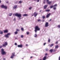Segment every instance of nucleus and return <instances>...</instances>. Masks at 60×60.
Returning <instances> with one entry per match:
<instances>
[{
    "label": "nucleus",
    "mask_w": 60,
    "mask_h": 60,
    "mask_svg": "<svg viewBox=\"0 0 60 60\" xmlns=\"http://www.w3.org/2000/svg\"><path fill=\"white\" fill-rule=\"evenodd\" d=\"M40 28L38 26H36L35 27L34 31L35 33H36L37 31H40Z\"/></svg>",
    "instance_id": "nucleus-1"
},
{
    "label": "nucleus",
    "mask_w": 60,
    "mask_h": 60,
    "mask_svg": "<svg viewBox=\"0 0 60 60\" xmlns=\"http://www.w3.org/2000/svg\"><path fill=\"white\" fill-rule=\"evenodd\" d=\"M4 49H1V53L3 55H5L6 54V52L4 51Z\"/></svg>",
    "instance_id": "nucleus-2"
},
{
    "label": "nucleus",
    "mask_w": 60,
    "mask_h": 60,
    "mask_svg": "<svg viewBox=\"0 0 60 60\" xmlns=\"http://www.w3.org/2000/svg\"><path fill=\"white\" fill-rule=\"evenodd\" d=\"M15 15L16 16H17L18 17H21L22 15L21 14H19L18 13H16L15 14Z\"/></svg>",
    "instance_id": "nucleus-3"
},
{
    "label": "nucleus",
    "mask_w": 60,
    "mask_h": 60,
    "mask_svg": "<svg viewBox=\"0 0 60 60\" xmlns=\"http://www.w3.org/2000/svg\"><path fill=\"white\" fill-rule=\"evenodd\" d=\"M11 34L9 33L7 34V35H5V37L6 38H9V36Z\"/></svg>",
    "instance_id": "nucleus-4"
},
{
    "label": "nucleus",
    "mask_w": 60,
    "mask_h": 60,
    "mask_svg": "<svg viewBox=\"0 0 60 60\" xmlns=\"http://www.w3.org/2000/svg\"><path fill=\"white\" fill-rule=\"evenodd\" d=\"M8 45V43L7 42H4V44L3 45V47H6Z\"/></svg>",
    "instance_id": "nucleus-5"
},
{
    "label": "nucleus",
    "mask_w": 60,
    "mask_h": 60,
    "mask_svg": "<svg viewBox=\"0 0 60 60\" xmlns=\"http://www.w3.org/2000/svg\"><path fill=\"white\" fill-rule=\"evenodd\" d=\"M12 55L10 57L11 58H13V57H14V56H15V52H14L12 53Z\"/></svg>",
    "instance_id": "nucleus-6"
},
{
    "label": "nucleus",
    "mask_w": 60,
    "mask_h": 60,
    "mask_svg": "<svg viewBox=\"0 0 60 60\" xmlns=\"http://www.w3.org/2000/svg\"><path fill=\"white\" fill-rule=\"evenodd\" d=\"M49 26V23H45V27H48Z\"/></svg>",
    "instance_id": "nucleus-7"
},
{
    "label": "nucleus",
    "mask_w": 60,
    "mask_h": 60,
    "mask_svg": "<svg viewBox=\"0 0 60 60\" xmlns=\"http://www.w3.org/2000/svg\"><path fill=\"white\" fill-rule=\"evenodd\" d=\"M17 47L18 48H22L23 47V45L22 44H21L20 45H18Z\"/></svg>",
    "instance_id": "nucleus-8"
},
{
    "label": "nucleus",
    "mask_w": 60,
    "mask_h": 60,
    "mask_svg": "<svg viewBox=\"0 0 60 60\" xmlns=\"http://www.w3.org/2000/svg\"><path fill=\"white\" fill-rule=\"evenodd\" d=\"M8 32V30H4V33H7Z\"/></svg>",
    "instance_id": "nucleus-9"
},
{
    "label": "nucleus",
    "mask_w": 60,
    "mask_h": 60,
    "mask_svg": "<svg viewBox=\"0 0 60 60\" xmlns=\"http://www.w3.org/2000/svg\"><path fill=\"white\" fill-rule=\"evenodd\" d=\"M51 14L50 13H49V14H48L46 16V17L47 18H49V17L50 16V14Z\"/></svg>",
    "instance_id": "nucleus-10"
},
{
    "label": "nucleus",
    "mask_w": 60,
    "mask_h": 60,
    "mask_svg": "<svg viewBox=\"0 0 60 60\" xmlns=\"http://www.w3.org/2000/svg\"><path fill=\"white\" fill-rule=\"evenodd\" d=\"M38 14L37 13H36V12H34V17H36Z\"/></svg>",
    "instance_id": "nucleus-11"
},
{
    "label": "nucleus",
    "mask_w": 60,
    "mask_h": 60,
    "mask_svg": "<svg viewBox=\"0 0 60 60\" xmlns=\"http://www.w3.org/2000/svg\"><path fill=\"white\" fill-rule=\"evenodd\" d=\"M17 7V5H15L14 6V7H13V8L14 9H16Z\"/></svg>",
    "instance_id": "nucleus-12"
},
{
    "label": "nucleus",
    "mask_w": 60,
    "mask_h": 60,
    "mask_svg": "<svg viewBox=\"0 0 60 60\" xmlns=\"http://www.w3.org/2000/svg\"><path fill=\"white\" fill-rule=\"evenodd\" d=\"M46 56H45L43 59V60H45L46 59Z\"/></svg>",
    "instance_id": "nucleus-13"
},
{
    "label": "nucleus",
    "mask_w": 60,
    "mask_h": 60,
    "mask_svg": "<svg viewBox=\"0 0 60 60\" xmlns=\"http://www.w3.org/2000/svg\"><path fill=\"white\" fill-rule=\"evenodd\" d=\"M53 51V49H52L50 50L49 51L51 53H52Z\"/></svg>",
    "instance_id": "nucleus-14"
},
{
    "label": "nucleus",
    "mask_w": 60,
    "mask_h": 60,
    "mask_svg": "<svg viewBox=\"0 0 60 60\" xmlns=\"http://www.w3.org/2000/svg\"><path fill=\"white\" fill-rule=\"evenodd\" d=\"M22 16H28V15H27V14H24L22 15Z\"/></svg>",
    "instance_id": "nucleus-15"
},
{
    "label": "nucleus",
    "mask_w": 60,
    "mask_h": 60,
    "mask_svg": "<svg viewBox=\"0 0 60 60\" xmlns=\"http://www.w3.org/2000/svg\"><path fill=\"white\" fill-rule=\"evenodd\" d=\"M59 46L58 45H56L55 47V49H58V48Z\"/></svg>",
    "instance_id": "nucleus-16"
},
{
    "label": "nucleus",
    "mask_w": 60,
    "mask_h": 60,
    "mask_svg": "<svg viewBox=\"0 0 60 60\" xmlns=\"http://www.w3.org/2000/svg\"><path fill=\"white\" fill-rule=\"evenodd\" d=\"M4 8L6 10V9H7V6H4Z\"/></svg>",
    "instance_id": "nucleus-17"
},
{
    "label": "nucleus",
    "mask_w": 60,
    "mask_h": 60,
    "mask_svg": "<svg viewBox=\"0 0 60 60\" xmlns=\"http://www.w3.org/2000/svg\"><path fill=\"white\" fill-rule=\"evenodd\" d=\"M51 3H52V2L51 1H50L48 2V3H47V4H51Z\"/></svg>",
    "instance_id": "nucleus-18"
},
{
    "label": "nucleus",
    "mask_w": 60,
    "mask_h": 60,
    "mask_svg": "<svg viewBox=\"0 0 60 60\" xmlns=\"http://www.w3.org/2000/svg\"><path fill=\"white\" fill-rule=\"evenodd\" d=\"M3 34V31L0 30V34Z\"/></svg>",
    "instance_id": "nucleus-19"
},
{
    "label": "nucleus",
    "mask_w": 60,
    "mask_h": 60,
    "mask_svg": "<svg viewBox=\"0 0 60 60\" xmlns=\"http://www.w3.org/2000/svg\"><path fill=\"white\" fill-rule=\"evenodd\" d=\"M47 5H45V6L44 7V9H46V8H47Z\"/></svg>",
    "instance_id": "nucleus-20"
},
{
    "label": "nucleus",
    "mask_w": 60,
    "mask_h": 60,
    "mask_svg": "<svg viewBox=\"0 0 60 60\" xmlns=\"http://www.w3.org/2000/svg\"><path fill=\"white\" fill-rule=\"evenodd\" d=\"M50 11V10L49 9L45 11H47V12H49Z\"/></svg>",
    "instance_id": "nucleus-21"
},
{
    "label": "nucleus",
    "mask_w": 60,
    "mask_h": 60,
    "mask_svg": "<svg viewBox=\"0 0 60 60\" xmlns=\"http://www.w3.org/2000/svg\"><path fill=\"white\" fill-rule=\"evenodd\" d=\"M4 6H4V5H2L1 6V8H4Z\"/></svg>",
    "instance_id": "nucleus-22"
},
{
    "label": "nucleus",
    "mask_w": 60,
    "mask_h": 60,
    "mask_svg": "<svg viewBox=\"0 0 60 60\" xmlns=\"http://www.w3.org/2000/svg\"><path fill=\"white\" fill-rule=\"evenodd\" d=\"M15 34H18V32H17V31H15V32L14 33Z\"/></svg>",
    "instance_id": "nucleus-23"
},
{
    "label": "nucleus",
    "mask_w": 60,
    "mask_h": 60,
    "mask_svg": "<svg viewBox=\"0 0 60 60\" xmlns=\"http://www.w3.org/2000/svg\"><path fill=\"white\" fill-rule=\"evenodd\" d=\"M12 15V14H11V13H10L9 14V16H11Z\"/></svg>",
    "instance_id": "nucleus-24"
},
{
    "label": "nucleus",
    "mask_w": 60,
    "mask_h": 60,
    "mask_svg": "<svg viewBox=\"0 0 60 60\" xmlns=\"http://www.w3.org/2000/svg\"><path fill=\"white\" fill-rule=\"evenodd\" d=\"M53 45H54V44H52L50 46L51 47H52V46H53Z\"/></svg>",
    "instance_id": "nucleus-25"
},
{
    "label": "nucleus",
    "mask_w": 60,
    "mask_h": 60,
    "mask_svg": "<svg viewBox=\"0 0 60 60\" xmlns=\"http://www.w3.org/2000/svg\"><path fill=\"white\" fill-rule=\"evenodd\" d=\"M42 19H45V16H42Z\"/></svg>",
    "instance_id": "nucleus-26"
},
{
    "label": "nucleus",
    "mask_w": 60,
    "mask_h": 60,
    "mask_svg": "<svg viewBox=\"0 0 60 60\" xmlns=\"http://www.w3.org/2000/svg\"><path fill=\"white\" fill-rule=\"evenodd\" d=\"M21 38H23V37H24V36H23V35H21Z\"/></svg>",
    "instance_id": "nucleus-27"
},
{
    "label": "nucleus",
    "mask_w": 60,
    "mask_h": 60,
    "mask_svg": "<svg viewBox=\"0 0 60 60\" xmlns=\"http://www.w3.org/2000/svg\"><path fill=\"white\" fill-rule=\"evenodd\" d=\"M16 31H20V30L18 29H16Z\"/></svg>",
    "instance_id": "nucleus-28"
},
{
    "label": "nucleus",
    "mask_w": 60,
    "mask_h": 60,
    "mask_svg": "<svg viewBox=\"0 0 60 60\" xmlns=\"http://www.w3.org/2000/svg\"><path fill=\"white\" fill-rule=\"evenodd\" d=\"M50 41V39H49L48 40V42L49 43Z\"/></svg>",
    "instance_id": "nucleus-29"
},
{
    "label": "nucleus",
    "mask_w": 60,
    "mask_h": 60,
    "mask_svg": "<svg viewBox=\"0 0 60 60\" xmlns=\"http://www.w3.org/2000/svg\"><path fill=\"white\" fill-rule=\"evenodd\" d=\"M37 37V34H35L34 37Z\"/></svg>",
    "instance_id": "nucleus-30"
},
{
    "label": "nucleus",
    "mask_w": 60,
    "mask_h": 60,
    "mask_svg": "<svg viewBox=\"0 0 60 60\" xmlns=\"http://www.w3.org/2000/svg\"><path fill=\"white\" fill-rule=\"evenodd\" d=\"M21 30H22V31H24V29H23V28H21Z\"/></svg>",
    "instance_id": "nucleus-31"
},
{
    "label": "nucleus",
    "mask_w": 60,
    "mask_h": 60,
    "mask_svg": "<svg viewBox=\"0 0 60 60\" xmlns=\"http://www.w3.org/2000/svg\"><path fill=\"white\" fill-rule=\"evenodd\" d=\"M49 2V0H47L46 1V2L48 4Z\"/></svg>",
    "instance_id": "nucleus-32"
},
{
    "label": "nucleus",
    "mask_w": 60,
    "mask_h": 60,
    "mask_svg": "<svg viewBox=\"0 0 60 60\" xmlns=\"http://www.w3.org/2000/svg\"><path fill=\"white\" fill-rule=\"evenodd\" d=\"M53 7H54V6H52L50 7V8H52Z\"/></svg>",
    "instance_id": "nucleus-33"
},
{
    "label": "nucleus",
    "mask_w": 60,
    "mask_h": 60,
    "mask_svg": "<svg viewBox=\"0 0 60 60\" xmlns=\"http://www.w3.org/2000/svg\"><path fill=\"white\" fill-rule=\"evenodd\" d=\"M53 9L54 10H56V7L54 8H53Z\"/></svg>",
    "instance_id": "nucleus-34"
},
{
    "label": "nucleus",
    "mask_w": 60,
    "mask_h": 60,
    "mask_svg": "<svg viewBox=\"0 0 60 60\" xmlns=\"http://www.w3.org/2000/svg\"><path fill=\"white\" fill-rule=\"evenodd\" d=\"M57 5V4H55L54 5V6H53V7H56V6Z\"/></svg>",
    "instance_id": "nucleus-35"
},
{
    "label": "nucleus",
    "mask_w": 60,
    "mask_h": 60,
    "mask_svg": "<svg viewBox=\"0 0 60 60\" xmlns=\"http://www.w3.org/2000/svg\"><path fill=\"white\" fill-rule=\"evenodd\" d=\"M27 34V35H28V34H29V32H27L26 33Z\"/></svg>",
    "instance_id": "nucleus-36"
},
{
    "label": "nucleus",
    "mask_w": 60,
    "mask_h": 60,
    "mask_svg": "<svg viewBox=\"0 0 60 60\" xmlns=\"http://www.w3.org/2000/svg\"><path fill=\"white\" fill-rule=\"evenodd\" d=\"M57 27H58V28H60V25H58V26H57Z\"/></svg>",
    "instance_id": "nucleus-37"
},
{
    "label": "nucleus",
    "mask_w": 60,
    "mask_h": 60,
    "mask_svg": "<svg viewBox=\"0 0 60 60\" xmlns=\"http://www.w3.org/2000/svg\"><path fill=\"white\" fill-rule=\"evenodd\" d=\"M19 3L20 4H21V3H22V1H19Z\"/></svg>",
    "instance_id": "nucleus-38"
},
{
    "label": "nucleus",
    "mask_w": 60,
    "mask_h": 60,
    "mask_svg": "<svg viewBox=\"0 0 60 60\" xmlns=\"http://www.w3.org/2000/svg\"><path fill=\"white\" fill-rule=\"evenodd\" d=\"M32 8V7H30V8H29V10H31Z\"/></svg>",
    "instance_id": "nucleus-39"
},
{
    "label": "nucleus",
    "mask_w": 60,
    "mask_h": 60,
    "mask_svg": "<svg viewBox=\"0 0 60 60\" xmlns=\"http://www.w3.org/2000/svg\"><path fill=\"white\" fill-rule=\"evenodd\" d=\"M41 20L40 19H39L38 20V22H39V21H40Z\"/></svg>",
    "instance_id": "nucleus-40"
},
{
    "label": "nucleus",
    "mask_w": 60,
    "mask_h": 60,
    "mask_svg": "<svg viewBox=\"0 0 60 60\" xmlns=\"http://www.w3.org/2000/svg\"><path fill=\"white\" fill-rule=\"evenodd\" d=\"M48 50H49L48 49H47L45 51H48Z\"/></svg>",
    "instance_id": "nucleus-41"
},
{
    "label": "nucleus",
    "mask_w": 60,
    "mask_h": 60,
    "mask_svg": "<svg viewBox=\"0 0 60 60\" xmlns=\"http://www.w3.org/2000/svg\"><path fill=\"white\" fill-rule=\"evenodd\" d=\"M3 47V46L2 45H1L0 46V49H1V48H2Z\"/></svg>",
    "instance_id": "nucleus-42"
},
{
    "label": "nucleus",
    "mask_w": 60,
    "mask_h": 60,
    "mask_svg": "<svg viewBox=\"0 0 60 60\" xmlns=\"http://www.w3.org/2000/svg\"><path fill=\"white\" fill-rule=\"evenodd\" d=\"M15 45H16V46H17V44L16 43H15Z\"/></svg>",
    "instance_id": "nucleus-43"
},
{
    "label": "nucleus",
    "mask_w": 60,
    "mask_h": 60,
    "mask_svg": "<svg viewBox=\"0 0 60 60\" xmlns=\"http://www.w3.org/2000/svg\"><path fill=\"white\" fill-rule=\"evenodd\" d=\"M44 21H45V20H42V22H44Z\"/></svg>",
    "instance_id": "nucleus-44"
},
{
    "label": "nucleus",
    "mask_w": 60,
    "mask_h": 60,
    "mask_svg": "<svg viewBox=\"0 0 60 60\" xmlns=\"http://www.w3.org/2000/svg\"><path fill=\"white\" fill-rule=\"evenodd\" d=\"M19 18V19H21V18L20 17H18Z\"/></svg>",
    "instance_id": "nucleus-45"
},
{
    "label": "nucleus",
    "mask_w": 60,
    "mask_h": 60,
    "mask_svg": "<svg viewBox=\"0 0 60 60\" xmlns=\"http://www.w3.org/2000/svg\"><path fill=\"white\" fill-rule=\"evenodd\" d=\"M46 44V43H44V44H43V45H44V46Z\"/></svg>",
    "instance_id": "nucleus-46"
},
{
    "label": "nucleus",
    "mask_w": 60,
    "mask_h": 60,
    "mask_svg": "<svg viewBox=\"0 0 60 60\" xmlns=\"http://www.w3.org/2000/svg\"><path fill=\"white\" fill-rule=\"evenodd\" d=\"M53 52H55V51H56V49H54V50H53Z\"/></svg>",
    "instance_id": "nucleus-47"
},
{
    "label": "nucleus",
    "mask_w": 60,
    "mask_h": 60,
    "mask_svg": "<svg viewBox=\"0 0 60 60\" xmlns=\"http://www.w3.org/2000/svg\"><path fill=\"white\" fill-rule=\"evenodd\" d=\"M39 0H38L37 1V2H39Z\"/></svg>",
    "instance_id": "nucleus-48"
},
{
    "label": "nucleus",
    "mask_w": 60,
    "mask_h": 60,
    "mask_svg": "<svg viewBox=\"0 0 60 60\" xmlns=\"http://www.w3.org/2000/svg\"><path fill=\"white\" fill-rule=\"evenodd\" d=\"M51 20H52V19H51L49 21H51Z\"/></svg>",
    "instance_id": "nucleus-49"
},
{
    "label": "nucleus",
    "mask_w": 60,
    "mask_h": 60,
    "mask_svg": "<svg viewBox=\"0 0 60 60\" xmlns=\"http://www.w3.org/2000/svg\"><path fill=\"white\" fill-rule=\"evenodd\" d=\"M14 21H15V20H16V19H15V18H14Z\"/></svg>",
    "instance_id": "nucleus-50"
},
{
    "label": "nucleus",
    "mask_w": 60,
    "mask_h": 60,
    "mask_svg": "<svg viewBox=\"0 0 60 60\" xmlns=\"http://www.w3.org/2000/svg\"><path fill=\"white\" fill-rule=\"evenodd\" d=\"M59 60H60V56H59Z\"/></svg>",
    "instance_id": "nucleus-51"
},
{
    "label": "nucleus",
    "mask_w": 60,
    "mask_h": 60,
    "mask_svg": "<svg viewBox=\"0 0 60 60\" xmlns=\"http://www.w3.org/2000/svg\"><path fill=\"white\" fill-rule=\"evenodd\" d=\"M26 47H27V46H28V45L26 44Z\"/></svg>",
    "instance_id": "nucleus-52"
},
{
    "label": "nucleus",
    "mask_w": 60,
    "mask_h": 60,
    "mask_svg": "<svg viewBox=\"0 0 60 60\" xmlns=\"http://www.w3.org/2000/svg\"><path fill=\"white\" fill-rule=\"evenodd\" d=\"M57 43H58V42L57 41H56V44H57Z\"/></svg>",
    "instance_id": "nucleus-53"
},
{
    "label": "nucleus",
    "mask_w": 60,
    "mask_h": 60,
    "mask_svg": "<svg viewBox=\"0 0 60 60\" xmlns=\"http://www.w3.org/2000/svg\"><path fill=\"white\" fill-rule=\"evenodd\" d=\"M48 54L47 53H46L45 54V56H47V55Z\"/></svg>",
    "instance_id": "nucleus-54"
},
{
    "label": "nucleus",
    "mask_w": 60,
    "mask_h": 60,
    "mask_svg": "<svg viewBox=\"0 0 60 60\" xmlns=\"http://www.w3.org/2000/svg\"><path fill=\"white\" fill-rule=\"evenodd\" d=\"M15 40H16V39H17V38H15Z\"/></svg>",
    "instance_id": "nucleus-55"
},
{
    "label": "nucleus",
    "mask_w": 60,
    "mask_h": 60,
    "mask_svg": "<svg viewBox=\"0 0 60 60\" xmlns=\"http://www.w3.org/2000/svg\"><path fill=\"white\" fill-rule=\"evenodd\" d=\"M44 4H45V1H44V2H43Z\"/></svg>",
    "instance_id": "nucleus-56"
},
{
    "label": "nucleus",
    "mask_w": 60,
    "mask_h": 60,
    "mask_svg": "<svg viewBox=\"0 0 60 60\" xmlns=\"http://www.w3.org/2000/svg\"><path fill=\"white\" fill-rule=\"evenodd\" d=\"M33 57H32V56H31L30 57V58H32Z\"/></svg>",
    "instance_id": "nucleus-57"
},
{
    "label": "nucleus",
    "mask_w": 60,
    "mask_h": 60,
    "mask_svg": "<svg viewBox=\"0 0 60 60\" xmlns=\"http://www.w3.org/2000/svg\"><path fill=\"white\" fill-rule=\"evenodd\" d=\"M44 2H45V1H46V0H43Z\"/></svg>",
    "instance_id": "nucleus-58"
},
{
    "label": "nucleus",
    "mask_w": 60,
    "mask_h": 60,
    "mask_svg": "<svg viewBox=\"0 0 60 60\" xmlns=\"http://www.w3.org/2000/svg\"><path fill=\"white\" fill-rule=\"evenodd\" d=\"M41 10L40 11V12H41Z\"/></svg>",
    "instance_id": "nucleus-59"
},
{
    "label": "nucleus",
    "mask_w": 60,
    "mask_h": 60,
    "mask_svg": "<svg viewBox=\"0 0 60 60\" xmlns=\"http://www.w3.org/2000/svg\"><path fill=\"white\" fill-rule=\"evenodd\" d=\"M1 3V0H0V3Z\"/></svg>",
    "instance_id": "nucleus-60"
},
{
    "label": "nucleus",
    "mask_w": 60,
    "mask_h": 60,
    "mask_svg": "<svg viewBox=\"0 0 60 60\" xmlns=\"http://www.w3.org/2000/svg\"><path fill=\"white\" fill-rule=\"evenodd\" d=\"M7 3H8V2H6Z\"/></svg>",
    "instance_id": "nucleus-61"
},
{
    "label": "nucleus",
    "mask_w": 60,
    "mask_h": 60,
    "mask_svg": "<svg viewBox=\"0 0 60 60\" xmlns=\"http://www.w3.org/2000/svg\"><path fill=\"white\" fill-rule=\"evenodd\" d=\"M39 60H42V59H41Z\"/></svg>",
    "instance_id": "nucleus-62"
},
{
    "label": "nucleus",
    "mask_w": 60,
    "mask_h": 60,
    "mask_svg": "<svg viewBox=\"0 0 60 60\" xmlns=\"http://www.w3.org/2000/svg\"><path fill=\"white\" fill-rule=\"evenodd\" d=\"M34 0V1H36V0Z\"/></svg>",
    "instance_id": "nucleus-63"
},
{
    "label": "nucleus",
    "mask_w": 60,
    "mask_h": 60,
    "mask_svg": "<svg viewBox=\"0 0 60 60\" xmlns=\"http://www.w3.org/2000/svg\"><path fill=\"white\" fill-rule=\"evenodd\" d=\"M32 16H33V15H32Z\"/></svg>",
    "instance_id": "nucleus-64"
}]
</instances>
